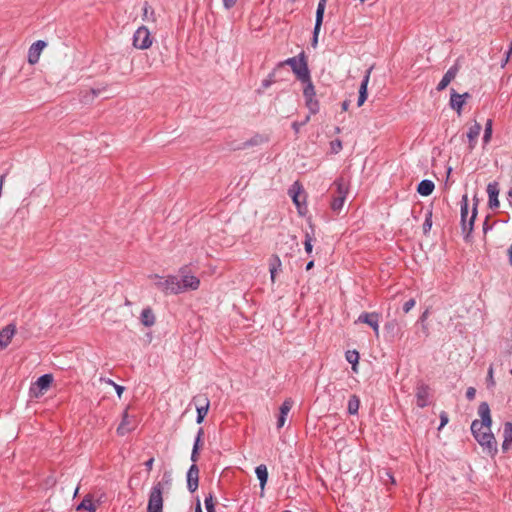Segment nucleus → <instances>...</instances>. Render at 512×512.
Here are the masks:
<instances>
[{
  "instance_id": "nucleus-62",
  "label": "nucleus",
  "mask_w": 512,
  "mask_h": 512,
  "mask_svg": "<svg viewBox=\"0 0 512 512\" xmlns=\"http://www.w3.org/2000/svg\"><path fill=\"white\" fill-rule=\"evenodd\" d=\"M361 3H363L365 0H359Z\"/></svg>"
},
{
  "instance_id": "nucleus-6",
  "label": "nucleus",
  "mask_w": 512,
  "mask_h": 512,
  "mask_svg": "<svg viewBox=\"0 0 512 512\" xmlns=\"http://www.w3.org/2000/svg\"><path fill=\"white\" fill-rule=\"evenodd\" d=\"M153 38L146 26H140L133 35V46L136 49L146 50L151 47Z\"/></svg>"
},
{
  "instance_id": "nucleus-9",
  "label": "nucleus",
  "mask_w": 512,
  "mask_h": 512,
  "mask_svg": "<svg viewBox=\"0 0 512 512\" xmlns=\"http://www.w3.org/2000/svg\"><path fill=\"white\" fill-rule=\"evenodd\" d=\"M196 404L197 418L196 422L201 424L208 413L210 401L206 395H198L193 398Z\"/></svg>"
},
{
  "instance_id": "nucleus-46",
  "label": "nucleus",
  "mask_w": 512,
  "mask_h": 512,
  "mask_svg": "<svg viewBox=\"0 0 512 512\" xmlns=\"http://www.w3.org/2000/svg\"><path fill=\"white\" fill-rule=\"evenodd\" d=\"M475 395H476V389L473 388V387H469L467 390H466V398L468 400H473L475 398Z\"/></svg>"
},
{
  "instance_id": "nucleus-42",
  "label": "nucleus",
  "mask_w": 512,
  "mask_h": 512,
  "mask_svg": "<svg viewBox=\"0 0 512 512\" xmlns=\"http://www.w3.org/2000/svg\"><path fill=\"white\" fill-rule=\"evenodd\" d=\"M495 385L494 377H493V367L490 366L487 374V386L488 388L493 387Z\"/></svg>"
},
{
  "instance_id": "nucleus-10",
  "label": "nucleus",
  "mask_w": 512,
  "mask_h": 512,
  "mask_svg": "<svg viewBox=\"0 0 512 512\" xmlns=\"http://www.w3.org/2000/svg\"><path fill=\"white\" fill-rule=\"evenodd\" d=\"M181 279H179L180 290L182 293L186 290H196L200 285V280L194 276L185 273V269H181Z\"/></svg>"
},
{
  "instance_id": "nucleus-44",
  "label": "nucleus",
  "mask_w": 512,
  "mask_h": 512,
  "mask_svg": "<svg viewBox=\"0 0 512 512\" xmlns=\"http://www.w3.org/2000/svg\"><path fill=\"white\" fill-rule=\"evenodd\" d=\"M202 435H203V429L200 428L198 433H197V437L195 439V442H194V445H193V449L199 450V444H200V440H201Z\"/></svg>"
},
{
  "instance_id": "nucleus-55",
  "label": "nucleus",
  "mask_w": 512,
  "mask_h": 512,
  "mask_svg": "<svg viewBox=\"0 0 512 512\" xmlns=\"http://www.w3.org/2000/svg\"><path fill=\"white\" fill-rule=\"evenodd\" d=\"M102 380H103L105 383H107V384H109V385H111V386H113V387L116 385V383H115L113 380H111V379H102Z\"/></svg>"
},
{
  "instance_id": "nucleus-18",
  "label": "nucleus",
  "mask_w": 512,
  "mask_h": 512,
  "mask_svg": "<svg viewBox=\"0 0 512 512\" xmlns=\"http://www.w3.org/2000/svg\"><path fill=\"white\" fill-rule=\"evenodd\" d=\"M481 125L475 121L468 129V132L466 134V137L468 139V143H469V150L472 151L476 144H477V139L480 135V132H481Z\"/></svg>"
},
{
  "instance_id": "nucleus-39",
  "label": "nucleus",
  "mask_w": 512,
  "mask_h": 512,
  "mask_svg": "<svg viewBox=\"0 0 512 512\" xmlns=\"http://www.w3.org/2000/svg\"><path fill=\"white\" fill-rule=\"evenodd\" d=\"M312 241H313L312 237L307 233L305 236L304 248L308 254H310L313 249Z\"/></svg>"
},
{
  "instance_id": "nucleus-24",
  "label": "nucleus",
  "mask_w": 512,
  "mask_h": 512,
  "mask_svg": "<svg viewBox=\"0 0 512 512\" xmlns=\"http://www.w3.org/2000/svg\"><path fill=\"white\" fill-rule=\"evenodd\" d=\"M434 188H435V185H434L433 181L424 179L418 184L417 192L421 196H429L430 194H432Z\"/></svg>"
},
{
  "instance_id": "nucleus-12",
  "label": "nucleus",
  "mask_w": 512,
  "mask_h": 512,
  "mask_svg": "<svg viewBox=\"0 0 512 512\" xmlns=\"http://www.w3.org/2000/svg\"><path fill=\"white\" fill-rule=\"evenodd\" d=\"M430 388L424 383H420L416 387V403L420 408H424L429 404Z\"/></svg>"
},
{
  "instance_id": "nucleus-29",
  "label": "nucleus",
  "mask_w": 512,
  "mask_h": 512,
  "mask_svg": "<svg viewBox=\"0 0 512 512\" xmlns=\"http://www.w3.org/2000/svg\"><path fill=\"white\" fill-rule=\"evenodd\" d=\"M300 81L304 83V88H303L304 99L314 98L316 96V92H315L314 85L311 81V78L309 77L308 80H300Z\"/></svg>"
},
{
  "instance_id": "nucleus-21",
  "label": "nucleus",
  "mask_w": 512,
  "mask_h": 512,
  "mask_svg": "<svg viewBox=\"0 0 512 512\" xmlns=\"http://www.w3.org/2000/svg\"><path fill=\"white\" fill-rule=\"evenodd\" d=\"M370 73H371V68L366 71V74L363 77L360 88H359V97H358V102H357V105L359 107L362 106L367 99V86H368L369 79H370Z\"/></svg>"
},
{
  "instance_id": "nucleus-34",
  "label": "nucleus",
  "mask_w": 512,
  "mask_h": 512,
  "mask_svg": "<svg viewBox=\"0 0 512 512\" xmlns=\"http://www.w3.org/2000/svg\"><path fill=\"white\" fill-rule=\"evenodd\" d=\"M491 136H492V120L488 119L485 124V129H484V135H483L484 143H488L491 139Z\"/></svg>"
},
{
  "instance_id": "nucleus-52",
  "label": "nucleus",
  "mask_w": 512,
  "mask_h": 512,
  "mask_svg": "<svg viewBox=\"0 0 512 512\" xmlns=\"http://www.w3.org/2000/svg\"><path fill=\"white\" fill-rule=\"evenodd\" d=\"M198 459V450L192 449L191 460L195 463Z\"/></svg>"
},
{
  "instance_id": "nucleus-16",
  "label": "nucleus",
  "mask_w": 512,
  "mask_h": 512,
  "mask_svg": "<svg viewBox=\"0 0 512 512\" xmlns=\"http://www.w3.org/2000/svg\"><path fill=\"white\" fill-rule=\"evenodd\" d=\"M468 97V93L458 94L455 90H452L450 97V106L452 109L457 111L458 115L461 114L462 108L466 102V98Z\"/></svg>"
},
{
  "instance_id": "nucleus-51",
  "label": "nucleus",
  "mask_w": 512,
  "mask_h": 512,
  "mask_svg": "<svg viewBox=\"0 0 512 512\" xmlns=\"http://www.w3.org/2000/svg\"><path fill=\"white\" fill-rule=\"evenodd\" d=\"M332 148L338 152L339 150L342 149V144H341V141L337 140L336 142H333L332 143Z\"/></svg>"
},
{
  "instance_id": "nucleus-15",
  "label": "nucleus",
  "mask_w": 512,
  "mask_h": 512,
  "mask_svg": "<svg viewBox=\"0 0 512 512\" xmlns=\"http://www.w3.org/2000/svg\"><path fill=\"white\" fill-rule=\"evenodd\" d=\"M487 193H488V205L491 209H496L499 207V184L496 181L490 182L487 185Z\"/></svg>"
},
{
  "instance_id": "nucleus-32",
  "label": "nucleus",
  "mask_w": 512,
  "mask_h": 512,
  "mask_svg": "<svg viewBox=\"0 0 512 512\" xmlns=\"http://www.w3.org/2000/svg\"><path fill=\"white\" fill-rule=\"evenodd\" d=\"M346 360L352 364V369L357 371V364L359 361V353L355 350L346 352Z\"/></svg>"
},
{
  "instance_id": "nucleus-60",
  "label": "nucleus",
  "mask_w": 512,
  "mask_h": 512,
  "mask_svg": "<svg viewBox=\"0 0 512 512\" xmlns=\"http://www.w3.org/2000/svg\"><path fill=\"white\" fill-rule=\"evenodd\" d=\"M167 478L166 483H169V476L167 474H164L163 479Z\"/></svg>"
},
{
  "instance_id": "nucleus-25",
  "label": "nucleus",
  "mask_w": 512,
  "mask_h": 512,
  "mask_svg": "<svg viewBox=\"0 0 512 512\" xmlns=\"http://www.w3.org/2000/svg\"><path fill=\"white\" fill-rule=\"evenodd\" d=\"M255 473L260 482V487L263 491L268 480L267 467L264 464H260L259 466L256 467Z\"/></svg>"
},
{
  "instance_id": "nucleus-31",
  "label": "nucleus",
  "mask_w": 512,
  "mask_h": 512,
  "mask_svg": "<svg viewBox=\"0 0 512 512\" xmlns=\"http://www.w3.org/2000/svg\"><path fill=\"white\" fill-rule=\"evenodd\" d=\"M77 510H87L89 512H95L96 506L89 497H85L76 508Z\"/></svg>"
},
{
  "instance_id": "nucleus-17",
  "label": "nucleus",
  "mask_w": 512,
  "mask_h": 512,
  "mask_svg": "<svg viewBox=\"0 0 512 512\" xmlns=\"http://www.w3.org/2000/svg\"><path fill=\"white\" fill-rule=\"evenodd\" d=\"M199 481V469L196 464H192L187 472V488L190 492L196 491Z\"/></svg>"
},
{
  "instance_id": "nucleus-7",
  "label": "nucleus",
  "mask_w": 512,
  "mask_h": 512,
  "mask_svg": "<svg viewBox=\"0 0 512 512\" xmlns=\"http://www.w3.org/2000/svg\"><path fill=\"white\" fill-rule=\"evenodd\" d=\"M155 286L165 293L178 294L180 290L179 278L177 276H169L167 278L154 276Z\"/></svg>"
},
{
  "instance_id": "nucleus-50",
  "label": "nucleus",
  "mask_w": 512,
  "mask_h": 512,
  "mask_svg": "<svg viewBox=\"0 0 512 512\" xmlns=\"http://www.w3.org/2000/svg\"><path fill=\"white\" fill-rule=\"evenodd\" d=\"M153 463H154V458H150V459H148V460L144 463V465H145V467H146V469H147L148 471H151V470H152Z\"/></svg>"
},
{
  "instance_id": "nucleus-3",
  "label": "nucleus",
  "mask_w": 512,
  "mask_h": 512,
  "mask_svg": "<svg viewBox=\"0 0 512 512\" xmlns=\"http://www.w3.org/2000/svg\"><path fill=\"white\" fill-rule=\"evenodd\" d=\"M284 64L289 65L297 76L298 80H308L310 72L308 69L307 62L305 60L304 53H301L298 57H291L285 60Z\"/></svg>"
},
{
  "instance_id": "nucleus-36",
  "label": "nucleus",
  "mask_w": 512,
  "mask_h": 512,
  "mask_svg": "<svg viewBox=\"0 0 512 512\" xmlns=\"http://www.w3.org/2000/svg\"><path fill=\"white\" fill-rule=\"evenodd\" d=\"M292 406H293V401L291 399H286L280 407V414L288 415Z\"/></svg>"
},
{
  "instance_id": "nucleus-14",
  "label": "nucleus",
  "mask_w": 512,
  "mask_h": 512,
  "mask_svg": "<svg viewBox=\"0 0 512 512\" xmlns=\"http://www.w3.org/2000/svg\"><path fill=\"white\" fill-rule=\"evenodd\" d=\"M47 46V43L43 40L34 42L28 50V62L32 65L39 61L40 55L43 49Z\"/></svg>"
},
{
  "instance_id": "nucleus-19",
  "label": "nucleus",
  "mask_w": 512,
  "mask_h": 512,
  "mask_svg": "<svg viewBox=\"0 0 512 512\" xmlns=\"http://www.w3.org/2000/svg\"><path fill=\"white\" fill-rule=\"evenodd\" d=\"M15 332L16 328L12 324L7 325L0 331V349H4L10 344Z\"/></svg>"
},
{
  "instance_id": "nucleus-27",
  "label": "nucleus",
  "mask_w": 512,
  "mask_h": 512,
  "mask_svg": "<svg viewBox=\"0 0 512 512\" xmlns=\"http://www.w3.org/2000/svg\"><path fill=\"white\" fill-rule=\"evenodd\" d=\"M131 430H132V425H131V422L129 420L128 413L124 412L122 421H121L120 425L117 428V432L120 435H125L126 433H128Z\"/></svg>"
},
{
  "instance_id": "nucleus-63",
  "label": "nucleus",
  "mask_w": 512,
  "mask_h": 512,
  "mask_svg": "<svg viewBox=\"0 0 512 512\" xmlns=\"http://www.w3.org/2000/svg\"><path fill=\"white\" fill-rule=\"evenodd\" d=\"M283 512H291V511H289V510H285V511H283Z\"/></svg>"
},
{
  "instance_id": "nucleus-11",
  "label": "nucleus",
  "mask_w": 512,
  "mask_h": 512,
  "mask_svg": "<svg viewBox=\"0 0 512 512\" xmlns=\"http://www.w3.org/2000/svg\"><path fill=\"white\" fill-rule=\"evenodd\" d=\"M289 194L292 197L294 204L296 205L299 214L303 215L306 211L305 195H303L298 183H294L289 190Z\"/></svg>"
},
{
  "instance_id": "nucleus-4",
  "label": "nucleus",
  "mask_w": 512,
  "mask_h": 512,
  "mask_svg": "<svg viewBox=\"0 0 512 512\" xmlns=\"http://www.w3.org/2000/svg\"><path fill=\"white\" fill-rule=\"evenodd\" d=\"M477 203H474L471 216L468 218V196L463 195L461 200V224L464 233L469 235L473 230L474 221L477 215Z\"/></svg>"
},
{
  "instance_id": "nucleus-23",
  "label": "nucleus",
  "mask_w": 512,
  "mask_h": 512,
  "mask_svg": "<svg viewBox=\"0 0 512 512\" xmlns=\"http://www.w3.org/2000/svg\"><path fill=\"white\" fill-rule=\"evenodd\" d=\"M503 443H502V449L504 451L509 450L510 446L512 445V423L506 422L504 424V430H503Z\"/></svg>"
},
{
  "instance_id": "nucleus-41",
  "label": "nucleus",
  "mask_w": 512,
  "mask_h": 512,
  "mask_svg": "<svg viewBox=\"0 0 512 512\" xmlns=\"http://www.w3.org/2000/svg\"><path fill=\"white\" fill-rule=\"evenodd\" d=\"M397 326H398V323L394 319V320H391V321L387 322L385 324L384 328H385L386 331L394 333V331L397 329Z\"/></svg>"
},
{
  "instance_id": "nucleus-47",
  "label": "nucleus",
  "mask_w": 512,
  "mask_h": 512,
  "mask_svg": "<svg viewBox=\"0 0 512 512\" xmlns=\"http://www.w3.org/2000/svg\"><path fill=\"white\" fill-rule=\"evenodd\" d=\"M287 415L279 414L277 419V428L280 429L284 426L286 422Z\"/></svg>"
},
{
  "instance_id": "nucleus-33",
  "label": "nucleus",
  "mask_w": 512,
  "mask_h": 512,
  "mask_svg": "<svg viewBox=\"0 0 512 512\" xmlns=\"http://www.w3.org/2000/svg\"><path fill=\"white\" fill-rule=\"evenodd\" d=\"M305 105L309 109L310 114H316L319 111V102L314 98L305 99Z\"/></svg>"
},
{
  "instance_id": "nucleus-56",
  "label": "nucleus",
  "mask_w": 512,
  "mask_h": 512,
  "mask_svg": "<svg viewBox=\"0 0 512 512\" xmlns=\"http://www.w3.org/2000/svg\"><path fill=\"white\" fill-rule=\"evenodd\" d=\"M313 266H314V261H309L306 265V270L308 271V270L312 269Z\"/></svg>"
},
{
  "instance_id": "nucleus-59",
  "label": "nucleus",
  "mask_w": 512,
  "mask_h": 512,
  "mask_svg": "<svg viewBox=\"0 0 512 512\" xmlns=\"http://www.w3.org/2000/svg\"><path fill=\"white\" fill-rule=\"evenodd\" d=\"M195 512H202V509H201V506H200L199 502L197 503V507H196V511Z\"/></svg>"
},
{
  "instance_id": "nucleus-37",
  "label": "nucleus",
  "mask_w": 512,
  "mask_h": 512,
  "mask_svg": "<svg viewBox=\"0 0 512 512\" xmlns=\"http://www.w3.org/2000/svg\"><path fill=\"white\" fill-rule=\"evenodd\" d=\"M309 121H310V115H307L303 121H301V122H297V121L293 122L292 123V129L295 131L296 134H298L299 131H300V128L302 126L306 125Z\"/></svg>"
},
{
  "instance_id": "nucleus-20",
  "label": "nucleus",
  "mask_w": 512,
  "mask_h": 512,
  "mask_svg": "<svg viewBox=\"0 0 512 512\" xmlns=\"http://www.w3.org/2000/svg\"><path fill=\"white\" fill-rule=\"evenodd\" d=\"M282 271V262L278 255H272L269 259V272L271 282L274 283L276 280V276L279 272Z\"/></svg>"
},
{
  "instance_id": "nucleus-58",
  "label": "nucleus",
  "mask_w": 512,
  "mask_h": 512,
  "mask_svg": "<svg viewBox=\"0 0 512 512\" xmlns=\"http://www.w3.org/2000/svg\"><path fill=\"white\" fill-rule=\"evenodd\" d=\"M427 316H428V310H426V311L421 315L420 320H421V321H424V320L427 318Z\"/></svg>"
},
{
  "instance_id": "nucleus-30",
  "label": "nucleus",
  "mask_w": 512,
  "mask_h": 512,
  "mask_svg": "<svg viewBox=\"0 0 512 512\" xmlns=\"http://www.w3.org/2000/svg\"><path fill=\"white\" fill-rule=\"evenodd\" d=\"M360 406V400L356 395H352L348 401V412L351 415H355L358 413Z\"/></svg>"
},
{
  "instance_id": "nucleus-1",
  "label": "nucleus",
  "mask_w": 512,
  "mask_h": 512,
  "mask_svg": "<svg viewBox=\"0 0 512 512\" xmlns=\"http://www.w3.org/2000/svg\"><path fill=\"white\" fill-rule=\"evenodd\" d=\"M478 414L481 420H474L471 424V432L477 442L489 452H496V440L491 432V415L488 403L482 402L478 407Z\"/></svg>"
},
{
  "instance_id": "nucleus-22",
  "label": "nucleus",
  "mask_w": 512,
  "mask_h": 512,
  "mask_svg": "<svg viewBox=\"0 0 512 512\" xmlns=\"http://www.w3.org/2000/svg\"><path fill=\"white\" fill-rule=\"evenodd\" d=\"M456 73H457V69L455 67L449 68L447 70V72L444 74V76L442 77V79L440 80V82L438 83L437 90L438 91L444 90L450 84V82L455 78Z\"/></svg>"
},
{
  "instance_id": "nucleus-13",
  "label": "nucleus",
  "mask_w": 512,
  "mask_h": 512,
  "mask_svg": "<svg viewBox=\"0 0 512 512\" xmlns=\"http://www.w3.org/2000/svg\"><path fill=\"white\" fill-rule=\"evenodd\" d=\"M379 319H380V315L378 313L365 312V313H362L358 317V322L365 323V324L369 325L375 332L376 336H378L379 335Z\"/></svg>"
},
{
  "instance_id": "nucleus-40",
  "label": "nucleus",
  "mask_w": 512,
  "mask_h": 512,
  "mask_svg": "<svg viewBox=\"0 0 512 512\" xmlns=\"http://www.w3.org/2000/svg\"><path fill=\"white\" fill-rule=\"evenodd\" d=\"M415 305H416V301L413 298H411L408 301H406L403 304V311H404V313L410 312L414 308Z\"/></svg>"
},
{
  "instance_id": "nucleus-2",
  "label": "nucleus",
  "mask_w": 512,
  "mask_h": 512,
  "mask_svg": "<svg viewBox=\"0 0 512 512\" xmlns=\"http://www.w3.org/2000/svg\"><path fill=\"white\" fill-rule=\"evenodd\" d=\"M333 186L336 190L333 194L331 209L338 213L341 211L345 203L348 194V183L344 178H339L334 181Z\"/></svg>"
},
{
  "instance_id": "nucleus-35",
  "label": "nucleus",
  "mask_w": 512,
  "mask_h": 512,
  "mask_svg": "<svg viewBox=\"0 0 512 512\" xmlns=\"http://www.w3.org/2000/svg\"><path fill=\"white\" fill-rule=\"evenodd\" d=\"M143 19L146 21L152 20L154 21V11L147 3L143 6Z\"/></svg>"
},
{
  "instance_id": "nucleus-54",
  "label": "nucleus",
  "mask_w": 512,
  "mask_h": 512,
  "mask_svg": "<svg viewBox=\"0 0 512 512\" xmlns=\"http://www.w3.org/2000/svg\"><path fill=\"white\" fill-rule=\"evenodd\" d=\"M509 263L512 266V245L508 249Z\"/></svg>"
},
{
  "instance_id": "nucleus-43",
  "label": "nucleus",
  "mask_w": 512,
  "mask_h": 512,
  "mask_svg": "<svg viewBox=\"0 0 512 512\" xmlns=\"http://www.w3.org/2000/svg\"><path fill=\"white\" fill-rule=\"evenodd\" d=\"M237 1L238 0H222L223 6L226 10L232 9L236 5Z\"/></svg>"
},
{
  "instance_id": "nucleus-61",
  "label": "nucleus",
  "mask_w": 512,
  "mask_h": 512,
  "mask_svg": "<svg viewBox=\"0 0 512 512\" xmlns=\"http://www.w3.org/2000/svg\"><path fill=\"white\" fill-rule=\"evenodd\" d=\"M508 196L509 197H512V187L510 188V190L508 191Z\"/></svg>"
},
{
  "instance_id": "nucleus-49",
  "label": "nucleus",
  "mask_w": 512,
  "mask_h": 512,
  "mask_svg": "<svg viewBox=\"0 0 512 512\" xmlns=\"http://www.w3.org/2000/svg\"><path fill=\"white\" fill-rule=\"evenodd\" d=\"M114 389H115V391H116V393H117L118 397L120 398V397L122 396V393H123V391H124V389H125V388H124L123 386H121V385L116 384V385L114 386Z\"/></svg>"
},
{
  "instance_id": "nucleus-53",
  "label": "nucleus",
  "mask_w": 512,
  "mask_h": 512,
  "mask_svg": "<svg viewBox=\"0 0 512 512\" xmlns=\"http://www.w3.org/2000/svg\"><path fill=\"white\" fill-rule=\"evenodd\" d=\"M385 476L387 477V480L391 482V484H395V479L389 471H385Z\"/></svg>"
},
{
  "instance_id": "nucleus-26",
  "label": "nucleus",
  "mask_w": 512,
  "mask_h": 512,
  "mask_svg": "<svg viewBox=\"0 0 512 512\" xmlns=\"http://www.w3.org/2000/svg\"><path fill=\"white\" fill-rule=\"evenodd\" d=\"M53 382V376L51 374H44L40 376L35 385L40 392L47 390Z\"/></svg>"
},
{
  "instance_id": "nucleus-45",
  "label": "nucleus",
  "mask_w": 512,
  "mask_h": 512,
  "mask_svg": "<svg viewBox=\"0 0 512 512\" xmlns=\"http://www.w3.org/2000/svg\"><path fill=\"white\" fill-rule=\"evenodd\" d=\"M432 226V220H431V213L426 217L425 222L423 224L424 232H427L431 229Z\"/></svg>"
},
{
  "instance_id": "nucleus-5",
  "label": "nucleus",
  "mask_w": 512,
  "mask_h": 512,
  "mask_svg": "<svg viewBox=\"0 0 512 512\" xmlns=\"http://www.w3.org/2000/svg\"><path fill=\"white\" fill-rule=\"evenodd\" d=\"M163 483L157 482L151 488L147 512H162L163 509Z\"/></svg>"
},
{
  "instance_id": "nucleus-8",
  "label": "nucleus",
  "mask_w": 512,
  "mask_h": 512,
  "mask_svg": "<svg viewBox=\"0 0 512 512\" xmlns=\"http://www.w3.org/2000/svg\"><path fill=\"white\" fill-rule=\"evenodd\" d=\"M326 8V0H319L317 10H316V19L315 26L313 30V38H312V46L316 47L318 43V36L320 33L321 25L323 23L324 12Z\"/></svg>"
},
{
  "instance_id": "nucleus-28",
  "label": "nucleus",
  "mask_w": 512,
  "mask_h": 512,
  "mask_svg": "<svg viewBox=\"0 0 512 512\" xmlns=\"http://www.w3.org/2000/svg\"><path fill=\"white\" fill-rule=\"evenodd\" d=\"M141 322L143 325L150 327L155 323V317L150 308H145L141 312Z\"/></svg>"
},
{
  "instance_id": "nucleus-57",
  "label": "nucleus",
  "mask_w": 512,
  "mask_h": 512,
  "mask_svg": "<svg viewBox=\"0 0 512 512\" xmlns=\"http://www.w3.org/2000/svg\"><path fill=\"white\" fill-rule=\"evenodd\" d=\"M348 107H349V103H348L347 101H344V102L342 103V109H343L344 111H346V110L348 109Z\"/></svg>"
},
{
  "instance_id": "nucleus-48",
  "label": "nucleus",
  "mask_w": 512,
  "mask_h": 512,
  "mask_svg": "<svg viewBox=\"0 0 512 512\" xmlns=\"http://www.w3.org/2000/svg\"><path fill=\"white\" fill-rule=\"evenodd\" d=\"M440 418H441V423H440L439 429H441L448 423V416L445 413H442Z\"/></svg>"
},
{
  "instance_id": "nucleus-38",
  "label": "nucleus",
  "mask_w": 512,
  "mask_h": 512,
  "mask_svg": "<svg viewBox=\"0 0 512 512\" xmlns=\"http://www.w3.org/2000/svg\"><path fill=\"white\" fill-rule=\"evenodd\" d=\"M204 503H205V508H206L207 512H215L213 496L211 494H209V496L205 497Z\"/></svg>"
}]
</instances>
